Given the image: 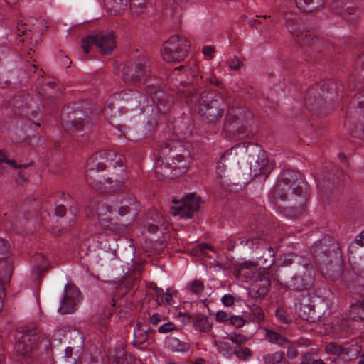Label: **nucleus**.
Masks as SVG:
<instances>
[{"mask_svg":"<svg viewBox=\"0 0 364 364\" xmlns=\"http://www.w3.org/2000/svg\"><path fill=\"white\" fill-rule=\"evenodd\" d=\"M106 164L114 170L106 182L112 184L110 188L113 191L120 188L128 179V173L124 165V156L113 150L97 151L88 159L85 173L87 183L93 188L100 189L102 182L97 174L105 169Z\"/></svg>","mask_w":364,"mask_h":364,"instance_id":"f257e3e1","label":"nucleus"},{"mask_svg":"<svg viewBox=\"0 0 364 364\" xmlns=\"http://www.w3.org/2000/svg\"><path fill=\"white\" fill-rule=\"evenodd\" d=\"M181 148V142L177 141L166 143L154 151V156L156 159L154 164L155 172L159 178L178 176L187 171L191 162V158L187 151L183 154L170 156L172 152L179 151Z\"/></svg>","mask_w":364,"mask_h":364,"instance_id":"f03ea898","label":"nucleus"},{"mask_svg":"<svg viewBox=\"0 0 364 364\" xmlns=\"http://www.w3.org/2000/svg\"><path fill=\"white\" fill-rule=\"evenodd\" d=\"M188 90L186 102L208 123L214 124L222 117L225 105L221 94L213 90L198 92L193 85Z\"/></svg>","mask_w":364,"mask_h":364,"instance_id":"7ed1b4c3","label":"nucleus"},{"mask_svg":"<svg viewBox=\"0 0 364 364\" xmlns=\"http://www.w3.org/2000/svg\"><path fill=\"white\" fill-rule=\"evenodd\" d=\"M139 210L134 197L129 193L124 198L120 201L113 203L112 201H101L96 205L95 210L91 213V217L96 218V220L100 227L105 231V234H109L116 231L114 223L112 219L109 218L110 215L117 213L121 216H124L132 210L136 212Z\"/></svg>","mask_w":364,"mask_h":364,"instance_id":"20e7f679","label":"nucleus"},{"mask_svg":"<svg viewBox=\"0 0 364 364\" xmlns=\"http://www.w3.org/2000/svg\"><path fill=\"white\" fill-rule=\"evenodd\" d=\"M304 182L302 174L296 171L289 170L283 173L272 193V198L277 202L291 200L298 198L300 203L306 200L304 196Z\"/></svg>","mask_w":364,"mask_h":364,"instance_id":"39448f33","label":"nucleus"},{"mask_svg":"<svg viewBox=\"0 0 364 364\" xmlns=\"http://www.w3.org/2000/svg\"><path fill=\"white\" fill-rule=\"evenodd\" d=\"M252 114L244 107L237 103L228 109L225 118V131L233 139H240L245 134L246 124L252 119Z\"/></svg>","mask_w":364,"mask_h":364,"instance_id":"423d86ee","label":"nucleus"},{"mask_svg":"<svg viewBox=\"0 0 364 364\" xmlns=\"http://www.w3.org/2000/svg\"><path fill=\"white\" fill-rule=\"evenodd\" d=\"M150 74V62L145 56L129 61L123 68L124 81L129 85L145 83Z\"/></svg>","mask_w":364,"mask_h":364,"instance_id":"0eeeda50","label":"nucleus"},{"mask_svg":"<svg viewBox=\"0 0 364 364\" xmlns=\"http://www.w3.org/2000/svg\"><path fill=\"white\" fill-rule=\"evenodd\" d=\"M189 47L190 44L186 38L172 36L164 44L162 58L167 62H179L186 57Z\"/></svg>","mask_w":364,"mask_h":364,"instance_id":"6e6552de","label":"nucleus"},{"mask_svg":"<svg viewBox=\"0 0 364 364\" xmlns=\"http://www.w3.org/2000/svg\"><path fill=\"white\" fill-rule=\"evenodd\" d=\"M175 204L171 209V213L178 219H189L193 218L200 208V199L196 193L186 195L181 200H173Z\"/></svg>","mask_w":364,"mask_h":364,"instance_id":"1a4fd4ad","label":"nucleus"},{"mask_svg":"<svg viewBox=\"0 0 364 364\" xmlns=\"http://www.w3.org/2000/svg\"><path fill=\"white\" fill-rule=\"evenodd\" d=\"M92 45H95L103 55L111 53L115 46L113 33H101L87 36L82 41V47L85 53H89L90 47Z\"/></svg>","mask_w":364,"mask_h":364,"instance_id":"9d476101","label":"nucleus"},{"mask_svg":"<svg viewBox=\"0 0 364 364\" xmlns=\"http://www.w3.org/2000/svg\"><path fill=\"white\" fill-rule=\"evenodd\" d=\"M181 68V67H177L175 69V70L173 73V75L176 76V80L179 81L180 83L181 84L182 87L179 88V91L184 95V97L186 98V100H187V97L189 95L188 90L191 85H193L196 88V92H200V91L198 90L196 85H195V83L198 84L199 80H201V81L205 80L206 82H209L210 84H215L218 82V80L215 77H205L203 75H201L200 77L198 78L197 77V75L198 73V67L195 63L193 65L192 67H190L186 70V72L188 73L191 75L192 80H191L190 79H188L187 80L183 81V77L181 76L178 77V75H177V73L179 72Z\"/></svg>","mask_w":364,"mask_h":364,"instance_id":"9b49d317","label":"nucleus"},{"mask_svg":"<svg viewBox=\"0 0 364 364\" xmlns=\"http://www.w3.org/2000/svg\"><path fill=\"white\" fill-rule=\"evenodd\" d=\"M146 92L152 100V112L154 114H165L171 107L173 102V97L166 95L161 87L149 85L146 88Z\"/></svg>","mask_w":364,"mask_h":364,"instance_id":"f8f14e48","label":"nucleus"},{"mask_svg":"<svg viewBox=\"0 0 364 364\" xmlns=\"http://www.w3.org/2000/svg\"><path fill=\"white\" fill-rule=\"evenodd\" d=\"M80 291L77 287L66 284L64 287V296L60 300V306L58 311L61 314H67L73 312L79 301Z\"/></svg>","mask_w":364,"mask_h":364,"instance_id":"ddd939ff","label":"nucleus"},{"mask_svg":"<svg viewBox=\"0 0 364 364\" xmlns=\"http://www.w3.org/2000/svg\"><path fill=\"white\" fill-rule=\"evenodd\" d=\"M273 168L274 165L269 161L266 152L259 149L257 159L250 164V175L254 177L261 176L267 178Z\"/></svg>","mask_w":364,"mask_h":364,"instance_id":"4468645a","label":"nucleus"},{"mask_svg":"<svg viewBox=\"0 0 364 364\" xmlns=\"http://www.w3.org/2000/svg\"><path fill=\"white\" fill-rule=\"evenodd\" d=\"M242 271L246 277L255 282H260L261 287L267 289L269 286L270 278L268 270L265 268L258 267L255 263L249 262L245 263V267Z\"/></svg>","mask_w":364,"mask_h":364,"instance_id":"2eb2a0df","label":"nucleus"},{"mask_svg":"<svg viewBox=\"0 0 364 364\" xmlns=\"http://www.w3.org/2000/svg\"><path fill=\"white\" fill-rule=\"evenodd\" d=\"M294 18V15L291 13L284 15L287 30L295 38V41L298 43L304 46L309 45L310 41L313 39L311 33L300 31L299 26L293 21Z\"/></svg>","mask_w":364,"mask_h":364,"instance_id":"dca6fc26","label":"nucleus"},{"mask_svg":"<svg viewBox=\"0 0 364 364\" xmlns=\"http://www.w3.org/2000/svg\"><path fill=\"white\" fill-rule=\"evenodd\" d=\"M247 147L248 144L246 142L232 146L230 149L228 150L218 161L216 168V173L218 176L221 180L220 183L222 186H225L228 185L227 181L225 180V172L227 167V165L225 163L230 159V156H232L233 159L237 156L238 149H240V151H243L244 149L247 150Z\"/></svg>","mask_w":364,"mask_h":364,"instance_id":"f3484780","label":"nucleus"},{"mask_svg":"<svg viewBox=\"0 0 364 364\" xmlns=\"http://www.w3.org/2000/svg\"><path fill=\"white\" fill-rule=\"evenodd\" d=\"M331 9L340 14L346 21H354L357 16L355 9L348 0H332Z\"/></svg>","mask_w":364,"mask_h":364,"instance_id":"a211bd4d","label":"nucleus"},{"mask_svg":"<svg viewBox=\"0 0 364 364\" xmlns=\"http://www.w3.org/2000/svg\"><path fill=\"white\" fill-rule=\"evenodd\" d=\"M88 118L85 117L82 110H75L72 113H68L67 119H63V126L67 130H70V128L79 130L81 127L83 129L86 124L89 123Z\"/></svg>","mask_w":364,"mask_h":364,"instance_id":"6ab92c4d","label":"nucleus"},{"mask_svg":"<svg viewBox=\"0 0 364 364\" xmlns=\"http://www.w3.org/2000/svg\"><path fill=\"white\" fill-rule=\"evenodd\" d=\"M313 281L312 272L303 268L302 274L293 277L289 283V287L296 291H303L309 288Z\"/></svg>","mask_w":364,"mask_h":364,"instance_id":"aec40b11","label":"nucleus"},{"mask_svg":"<svg viewBox=\"0 0 364 364\" xmlns=\"http://www.w3.org/2000/svg\"><path fill=\"white\" fill-rule=\"evenodd\" d=\"M16 32H17V35L19 36H21V35L26 36L25 38H20L18 39V41L20 43H24V42L27 43L28 38L30 37L31 41L29 42V46H28V55H30L31 54L30 51H32L33 48H34L36 46V44L38 43V38L41 35V32L39 31V32H36L34 33V28H33L32 29L30 28L28 31H27V25L26 23L23 24V23H18V26H17Z\"/></svg>","mask_w":364,"mask_h":364,"instance_id":"412c9836","label":"nucleus"},{"mask_svg":"<svg viewBox=\"0 0 364 364\" xmlns=\"http://www.w3.org/2000/svg\"><path fill=\"white\" fill-rule=\"evenodd\" d=\"M16 101V100H14V102H13L14 105L15 107H18L21 109V112L20 113L21 114H25V115H26V117H29L28 115V112L27 109H31V115L33 116V117H36L38 115L41 116V109L43 107L42 101H41V102L38 105L35 106L34 104L36 102H34L33 99L31 97H27V100H26L27 102H26V105L25 107L23 105H18V103Z\"/></svg>","mask_w":364,"mask_h":364,"instance_id":"4be33fe9","label":"nucleus"},{"mask_svg":"<svg viewBox=\"0 0 364 364\" xmlns=\"http://www.w3.org/2000/svg\"><path fill=\"white\" fill-rule=\"evenodd\" d=\"M325 351L328 354L337 355L340 359L349 360L350 358L348 348H344L333 342L325 346Z\"/></svg>","mask_w":364,"mask_h":364,"instance_id":"5701e85b","label":"nucleus"},{"mask_svg":"<svg viewBox=\"0 0 364 364\" xmlns=\"http://www.w3.org/2000/svg\"><path fill=\"white\" fill-rule=\"evenodd\" d=\"M127 0H105L107 12L111 15L120 14L127 6Z\"/></svg>","mask_w":364,"mask_h":364,"instance_id":"b1692460","label":"nucleus"},{"mask_svg":"<svg viewBox=\"0 0 364 364\" xmlns=\"http://www.w3.org/2000/svg\"><path fill=\"white\" fill-rule=\"evenodd\" d=\"M193 322L194 328L200 332H208L212 328L211 321L204 315H196Z\"/></svg>","mask_w":364,"mask_h":364,"instance_id":"393cba45","label":"nucleus"},{"mask_svg":"<svg viewBox=\"0 0 364 364\" xmlns=\"http://www.w3.org/2000/svg\"><path fill=\"white\" fill-rule=\"evenodd\" d=\"M167 346L174 352L185 353L189 350V343L182 341L177 338L171 337L166 341Z\"/></svg>","mask_w":364,"mask_h":364,"instance_id":"a878e982","label":"nucleus"},{"mask_svg":"<svg viewBox=\"0 0 364 364\" xmlns=\"http://www.w3.org/2000/svg\"><path fill=\"white\" fill-rule=\"evenodd\" d=\"M297 7L305 12H311L323 4V0H295Z\"/></svg>","mask_w":364,"mask_h":364,"instance_id":"bb28decb","label":"nucleus"},{"mask_svg":"<svg viewBox=\"0 0 364 364\" xmlns=\"http://www.w3.org/2000/svg\"><path fill=\"white\" fill-rule=\"evenodd\" d=\"M130 9L133 15L140 16L149 11L147 0H130Z\"/></svg>","mask_w":364,"mask_h":364,"instance_id":"cd10ccee","label":"nucleus"},{"mask_svg":"<svg viewBox=\"0 0 364 364\" xmlns=\"http://www.w3.org/2000/svg\"><path fill=\"white\" fill-rule=\"evenodd\" d=\"M264 336L267 341L272 344H277L279 346H283L289 344L290 341L284 336L280 335L274 331L270 329L264 330Z\"/></svg>","mask_w":364,"mask_h":364,"instance_id":"c85d7f7f","label":"nucleus"},{"mask_svg":"<svg viewBox=\"0 0 364 364\" xmlns=\"http://www.w3.org/2000/svg\"><path fill=\"white\" fill-rule=\"evenodd\" d=\"M284 360V353L281 351L268 353L264 355L259 361L262 364H280Z\"/></svg>","mask_w":364,"mask_h":364,"instance_id":"c756f323","label":"nucleus"},{"mask_svg":"<svg viewBox=\"0 0 364 364\" xmlns=\"http://www.w3.org/2000/svg\"><path fill=\"white\" fill-rule=\"evenodd\" d=\"M32 269L38 275L42 274L46 270L47 262L43 254H37L32 259Z\"/></svg>","mask_w":364,"mask_h":364,"instance_id":"7c9ffc66","label":"nucleus"},{"mask_svg":"<svg viewBox=\"0 0 364 364\" xmlns=\"http://www.w3.org/2000/svg\"><path fill=\"white\" fill-rule=\"evenodd\" d=\"M238 241L240 245L247 247L250 250L257 249L264 242L262 238L254 236H245L239 237Z\"/></svg>","mask_w":364,"mask_h":364,"instance_id":"2f4dec72","label":"nucleus"},{"mask_svg":"<svg viewBox=\"0 0 364 364\" xmlns=\"http://www.w3.org/2000/svg\"><path fill=\"white\" fill-rule=\"evenodd\" d=\"M327 240H328L329 242H333V248L337 247V244L333 242V240L331 237L324 238L323 240H318L316 242H315V244L311 248V252L315 257H317L320 254L324 253L325 252L327 251V250L323 247L324 242H326Z\"/></svg>","mask_w":364,"mask_h":364,"instance_id":"473e14b6","label":"nucleus"},{"mask_svg":"<svg viewBox=\"0 0 364 364\" xmlns=\"http://www.w3.org/2000/svg\"><path fill=\"white\" fill-rule=\"evenodd\" d=\"M350 316L355 320H364V300L351 306Z\"/></svg>","mask_w":364,"mask_h":364,"instance_id":"72a5a7b5","label":"nucleus"},{"mask_svg":"<svg viewBox=\"0 0 364 364\" xmlns=\"http://www.w3.org/2000/svg\"><path fill=\"white\" fill-rule=\"evenodd\" d=\"M350 327V321L347 318L338 319L333 326V330L336 333V336L343 337L341 333L344 332Z\"/></svg>","mask_w":364,"mask_h":364,"instance_id":"f704fd0d","label":"nucleus"},{"mask_svg":"<svg viewBox=\"0 0 364 364\" xmlns=\"http://www.w3.org/2000/svg\"><path fill=\"white\" fill-rule=\"evenodd\" d=\"M28 339L27 336H23L22 340L18 341L16 346V351L23 356H27L33 349L32 346L26 343Z\"/></svg>","mask_w":364,"mask_h":364,"instance_id":"c9c22d12","label":"nucleus"},{"mask_svg":"<svg viewBox=\"0 0 364 364\" xmlns=\"http://www.w3.org/2000/svg\"><path fill=\"white\" fill-rule=\"evenodd\" d=\"M158 297H161V302L166 306H171L174 304V300L173 299V296L175 294V291L171 289H167L166 293L163 292V290L161 289L156 291Z\"/></svg>","mask_w":364,"mask_h":364,"instance_id":"e433bc0d","label":"nucleus"},{"mask_svg":"<svg viewBox=\"0 0 364 364\" xmlns=\"http://www.w3.org/2000/svg\"><path fill=\"white\" fill-rule=\"evenodd\" d=\"M267 252L269 254V257L264 258V257H261L259 258V263L263 265L262 268H265L268 270V269L271 267L274 262V254L271 247L267 249Z\"/></svg>","mask_w":364,"mask_h":364,"instance_id":"4c0bfd02","label":"nucleus"},{"mask_svg":"<svg viewBox=\"0 0 364 364\" xmlns=\"http://www.w3.org/2000/svg\"><path fill=\"white\" fill-rule=\"evenodd\" d=\"M235 355L245 361L249 360L252 357V350L247 347H239L235 350Z\"/></svg>","mask_w":364,"mask_h":364,"instance_id":"58836bf2","label":"nucleus"},{"mask_svg":"<svg viewBox=\"0 0 364 364\" xmlns=\"http://www.w3.org/2000/svg\"><path fill=\"white\" fill-rule=\"evenodd\" d=\"M55 87V83L52 81L48 82L43 87L38 88V93L41 96L42 99L44 100V98L48 95L50 96L53 95L54 93V89Z\"/></svg>","mask_w":364,"mask_h":364,"instance_id":"ea45409f","label":"nucleus"},{"mask_svg":"<svg viewBox=\"0 0 364 364\" xmlns=\"http://www.w3.org/2000/svg\"><path fill=\"white\" fill-rule=\"evenodd\" d=\"M228 338L235 344L242 345L248 341V338L243 334L232 333L228 335Z\"/></svg>","mask_w":364,"mask_h":364,"instance_id":"a19ab883","label":"nucleus"},{"mask_svg":"<svg viewBox=\"0 0 364 364\" xmlns=\"http://www.w3.org/2000/svg\"><path fill=\"white\" fill-rule=\"evenodd\" d=\"M130 93H132V95H134V99L139 103H140L141 98L144 99V96H141V95H140L139 92H138L135 91V90H128L123 91V92H122L119 94V95L122 96V97L124 100H129V95H130Z\"/></svg>","mask_w":364,"mask_h":364,"instance_id":"79ce46f5","label":"nucleus"},{"mask_svg":"<svg viewBox=\"0 0 364 364\" xmlns=\"http://www.w3.org/2000/svg\"><path fill=\"white\" fill-rule=\"evenodd\" d=\"M175 330H176V326L171 321L164 323L158 328L159 333L162 334L168 333Z\"/></svg>","mask_w":364,"mask_h":364,"instance_id":"37998d69","label":"nucleus"},{"mask_svg":"<svg viewBox=\"0 0 364 364\" xmlns=\"http://www.w3.org/2000/svg\"><path fill=\"white\" fill-rule=\"evenodd\" d=\"M230 323L235 328H242L245 323V320L240 316L232 315L230 318Z\"/></svg>","mask_w":364,"mask_h":364,"instance_id":"c03bdc74","label":"nucleus"},{"mask_svg":"<svg viewBox=\"0 0 364 364\" xmlns=\"http://www.w3.org/2000/svg\"><path fill=\"white\" fill-rule=\"evenodd\" d=\"M127 287H124V282L120 283L117 287V292L113 296V301L114 302V306L116 305L117 300L120 298V296L127 291Z\"/></svg>","mask_w":364,"mask_h":364,"instance_id":"a18cd8bd","label":"nucleus"},{"mask_svg":"<svg viewBox=\"0 0 364 364\" xmlns=\"http://www.w3.org/2000/svg\"><path fill=\"white\" fill-rule=\"evenodd\" d=\"M298 258L299 257L296 255H284L281 257L282 265L285 267L291 265L294 262V261Z\"/></svg>","mask_w":364,"mask_h":364,"instance_id":"49530a36","label":"nucleus"},{"mask_svg":"<svg viewBox=\"0 0 364 364\" xmlns=\"http://www.w3.org/2000/svg\"><path fill=\"white\" fill-rule=\"evenodd\" d=\"M276 316L278 320L282 323H288L290 321V318L287 314V312L282 309H278L276 311Z\"/></svg>","mask_w":364,"mask_h":364,"instance_id":"de8ad7c7","label":"nucleus"},{"mask_svg":"<svg viewBox=\"0 0 364 364\" xmlns=\"http://www.w3.org/2000/svg\"><path fill=\"white\" fill-rule=\"evenodd\" d=\"M230 316L223 311H218L215 314V320L220 323H225L230 321Z\"/></svg>","mask_w":364,"mask_h":364,"instance_id":"09e8293b","label":"nucleus"},{"mask_svg":"<svg viewBox=\"0 0 364 364\" xmlns=\"http://www.w3.org/2000/svg\"><path fill=\"white\" fill-rule=\"evenodd\" d=\"M191 290L195 294H200L203 291V284L198 280H196L191 284Z\"/></svg>","mask_w":364,"mask_h":364,"instance_id":"8fccbe9b","label":"nucleus"},{"mask_svg":"<svg viewBox=\"0 0 364 364\" xmlns=\"http://www.w3.org/2000/svg\"><path fill=\"white\" fill-rule=\"evenodd\" d=\"M164 227V223L160 220L157 222V224L149 223L147 226V230L151 234H156L159 230Z\"/></svg>","mask_w":364,"mask_h":364,"instance_id":"3c124183","label":"nucleus"},{"mask_svg":"<svg viewBox=\"0 0 364 364\" xmlns=\"http://www.w3.org/2000/svg\"><path fill=\"white\" fill-rule=\"evenodd\" d=\"M242 62L237 57H234L229 62L230 69L237 70L242 66Z\"/></svg>","mask_w":364,"mask_h":364,"instance_id":"603ef678","label":"nucleus"},{"mask_svg":"<svg viewBox=\"0 0 364 364\" xmlns=\"http://www.w3.org/2000/svg\"><path fill=\"white\" fill-rule=\"evenodd\" d=\"M252 315L254 316V318H255V320L257 321H261L264 319V313L260 308H259L257 306H254L252 309Z\"/></svg>","mask_w":364,"mask_h":364,"instance_id":"864d4df0","label":"nucleus"},{"mask_svg":"<svg viewBox=\"0 0 364 364\" xmlns=\"http://www.w3.org/2000/svg\"><path fill=\"white\" fill-rule=\"evenodd\" d=\"M202 53L204 55L205 59L210 60L214 56V48L212 46H204L202 49Z\"/></svg>","mask_w":364,"mask_h":364,"instance_id":"5fc2aeb1","label":"nucleus"},{"mask_svg":"<svg viewBox=\"0 0 364 364\" xmlns=\"http://www.w3.org/2000/svg\"><path fill=\"white\" fill-rule=\"evenodd\" d=\"M164 318L159 313H154L150 315L149 321L152 325H158Z\"/></svg>","mask_w":364,"mask_h":364,"instance_id":"6e6d98bb","label":"nucleus"},{"mask_svg":"<svg viewBox=\"0 0 364 364\" xmlns=\"http://www.w3.org/2000/svg\"><path fill=\"white\" fill-rule=\"evenodd\" d=\"M215 346L220 351L229 352L230 350V346L228 343L223 342V341H215Z\"/></svg>","mask_w":364,"mask_h":364,"instance_id":"4d7b16f0","label":"nucleus"},{"mask_svg":"<svg viewBox=\"0 0 364 364\" xmlns=\"http://www.w3.org/2000/svg\"><path fill=\"white\" fill-rule=\"evenodd\" d=\"M221 301L225 306H231L234 304V297L230 294H225L222 299Z\"/></svg>","mask_w":364,"mask_h":364,"instance_id":"13d9d810","label":"nucleus"},{"mask_svg":"<svg viewBox=\"0 0 364 364\" xmlns=\"http://www.w3.org/2000/svg\"><path fill=\"white\" fill-rule=\"evenodd\" d=\"M298 355V350L295 346H289L287 350V356L289 359H294Z\"/></svg>","mask_w":364,"mask_h":364,"instance_id":"bf43d9fd","label":"nucleus"},{"mask_svg":"<svg viewBox=\"0 0 364 364\" xmlns=\"http://www.w3.org/2000/svg\"><path fill=\"white\" fill-rule=\"evenodd\" d=\"M9 248V244L4 240L0 238V255L8 252Z\"/></svg>","mask_w":364,"mask_h":364,"instance_id":"052dcab7","label":"nucleus"},{"mask_svg":"<svg viewBox=\"0 0 364 364\" xmlns=\"http://www.w3.org/2000/svg\"><path fill=\"white\" fill-rule=\"evenodd\" d=\"M114 105L112 102H107L106 106L104 107L102 112L107 117L109 114V112L112 113L114 110Z\"/></svg>","mask_w":364,"mask_h":364,"instance_id":"680f3d73","label":"nucleus"},{"mask_svg":"<svg viewBox=\"0 0 364 364\" xmlns=\"http://www.w3.org/2000/svg\"><path fill=\"white\" fill-rule=\"evenodd\" d=\"M74 223H75V220L73 218H72L69 221L68 225H65V226L63 227L62 229L59 230L58 233H56L55 231L53 230L54 233L56 234L57 235H60V234H63L65 232H66L70 227H72L74 225Z\"/></svg>","mask_w":364,"mask_h":364,"instance_id":"e2e57ef3","label":"nucleus"},{"mask_svg":"<svg viewBox=\"0 0 364 364\" xmlns=\"http://www.w3.org/2000/svg\"><path fill=\"white\" fill-rule=\"evenodd\" d=\"M176 317L180 318L181 321L183 322V324H186L190 321V316L186 313L179 312Z\"/></svg>","mask_w":364,"mask_h":364,"instance_id":"0e129e2a","label":"nucleus"},{"mask_svg":"<svg viewBox=\"0 0 364 364\" xmlns=\"http://www.w3.org/2000/svg\"><path fill=\"white\" fill-rule=\"evenodd\" d=\"M4 296H5V292H4V284L0 280V312L1 311V309L3 308Z\"/></svg>","mask_w":364,"mask_h":364,"instance_id":"69168bd1","label":"nucleus"},{"mask_svg":"<svg viewBox=\"0 0 364 364\" xmlns=\"http://www.w3.org/2000/svg\"><path fill=\"white\" fill-rule=\"evenodd\" d=\"M55 211L57 216L63 217L66 210L64 205H59L55 207Z\"/></svg>","mask_w":364,"mask_h":364,"instance_id":"338daca9","label":"nucleus"},{"mask_svg":"<svg viewBox=\"0 0 364 364\" xmlns=\"http://www.w3.org/2000/svg\"><path fill=\"white\" fill-rule=\"evenodd\" d=\"M301 358L302 361L311 363L312 359H313V354L311 353H309V352L304 353L301 355Z\"/></svg>","mask_w":364,"mask_h":364,"instance_id":"774afa93","label":"nucleus"}]
</instances>
